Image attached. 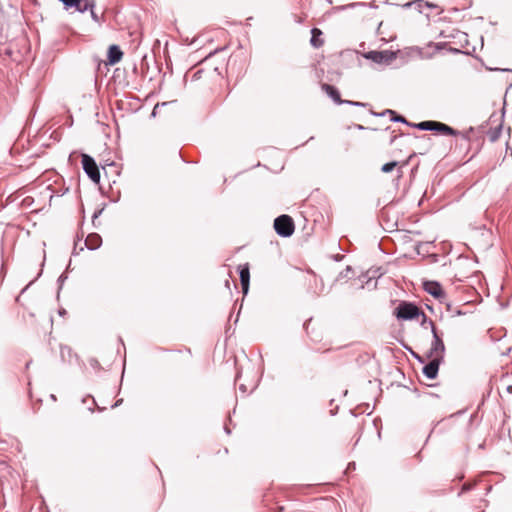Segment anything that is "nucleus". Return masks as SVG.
Listing matches in <instances>:
<instances>
[{
    "mask_svg": "<svg viewBox=\"0 0 512 512\" xmlns=\"http://www.w3.org/2000/svg\"><path fill=\"white\" fill-rule=\"evenodd\" d=\"M395 315L398 319L413 320L417 319L420 315L425 314L415 305L408 302H401L395 309Z\"/></svg>",
    "mask_w": 512,
    "mask_h": 512,
    "instance_id": "nucleus-1",
    "label": "nucleus"
},
{
    "mask_svg": "<svg viewBox=\"0 0 512 512\" xmlns=\"http://www.w3.org/2000/svg\"><path fill=\"white\" fill-rule=\"evenodd\" d=\"M472 36H474L475 40L479 39L481 42H482V40H483V39H482V36H481V35H479V34H477V33L472 34Z\"/></svg>",
    "mask_w": 512,
    "mask_h": 512,
    "instance_id": "nucleus-17",
    "label": "nucleus"
},
{
    "mask_svg": "<svg viewBox=\"0 0 512 512\" xmlns=\"http://www.w3.org/2000/svg\"><path fill=\"white\" fill-rule=\"evenodd\" d=\"M101 243L102 239L96 233L89 234L85 240V244L90 250L97 249L101 245Z\"/></svg>",
    "mask_w": 512,
    "mask_h": 512,
    "instance_id": "nucleus-13",
    "label": "nucleus"
},
{
    "mask_svg": "<svg viewBox=\"0 0 512 512\" xmlns=\"http://www.w3.org/2000/svg\"><path fill=\"white\" fill-rule=\"evenodd\" d=\"M405 6L414 7L416 9H418L419 11H421L423 7H428V8H436L437 7L436 4H433L430 2H425L423 0H414L412 2L407 3Z\"/></svg>",
    "mask_w": 512,
    "mask_h": 512,
    "instance_id": "nucleus-14",
    "label": "nucleus"
},
{
    "mask_svg": "<svg viewBox=\"0 0 512 512\" xmlns=\"http://www.w3.org/2000/svg\"><path fill=\"white\" fill-rule=\"evenodd\" d=\"M415 127L420 130L436 131L443 135H458L459 132L454 130L452 127L437 121H423L415 124Z\"/></svg>",
    "mask_w": 512,
    "mask_h": 512,
    "instance_id": "nucleus-3",
    "label": "nucleus"
},
{
    "mask_svg": "<svg viewBox=\"0 0 512 512\" xmlns=\"http://www.w3.org/2000/svg\"><path fill=\"white\" fill-rule=\"evenodd\" d=\"M322 90L327 93L336 103H342L339 91L332 85L323 83L321 85Z\"/></svg>",
    "mask_w": 512,
    "mask_h": 512,
    "instance_id": "nucleus-12",
    "label": "nucleus"
},
{
    "mask_svg": "<svg viewBox=\"0 0 512 512\" xmlns=\"http://www.w3.org/2000/svg\"><path fill=\"white\" fill-rule=\"evenodd\" d=\"M319 35H320V34H313V36H312V38H311V43H312V45H313V46H315V47H319V46H321V45H322V41H321V40H319V38H318V36H319Z\"/></svg>",
    "mask_w": 512,
    "mask_h": 512,
    "instance_id": "nucleus-16",
    "label": "nucleus"
},
{
    "mask_svg": "<svg viewBox=\"0 0 512 512\" xmlns=\"http://www.w3.org/2000/svg\"><path fill=\"white\" fill-rule=\"evenodd\" d=\"M239 273H240V282H241V286H242V292L244 295H246L248 292V289H249V282H250L249 264L246 263L244 265H240Z\"/></svg>",
    "mask_w": 512,
    "mask_h": 512,
    "instance_id": "nucleus-7",
    "label": "nucleus"
},
{
    "mask_svg": "<svg viewBox=\"0 0 512 512\" xmlns=\"http://www.w3.org/2000/svg\"><path fill=\"white\" fill-rule=\"evenodd\" d=\"M81 163L88 177L95 183L100 181V172L95 160L88 154L81 155Z\"/></svg>",
    "mask_w": 512,
    "mask_h": 512,
    "instance_id": "nucleus-4",
    "label": "nucleus"
},
{
    "mask_svg": "<svg viewBox=\"0 0 512 512\" xmlns=\"http://www.w3.org/2000/svg\"><path fill=\"white\" fill-rule=\"evenodd\" d=\"M274 229L282 237H289L294 233L295 225L289 215H281L274 220Z\"/></svg>",
    "mask_w": 512,
    "mask_h": 512,
    "instance_id": "nucleus-2",
    "label": "nucleus"
},
{
    "mask_svg": "<svg viewBox=\"0 0 512 512\" xmlns=\"http://www.w3.org/2000/svg\"><path fill=\"white\" fill-rule=\"evenodd\" d=\"M398 165V162L396 161H392V162H389V163H386L382 166L381 168V171L384 172V173H389L391 172L395 167H397Z\"/></svg>",
    "mask_w": 512,
    "mask_h": 512,
    "instance_id": "nucleus-15",
    "label": "nucleus"
},
{
    "mask_svg": "<svg viewBox=\"0 0 512 512\" xmlns=\"http://www.w3.org/2000/svg\"><path fill=\"white\" fill-rule=\"evenodd\" d=\"M201 72H202L201 70H199V71L195 72L194 77H196V78H198V79H199V78H200V74H201Z\"/></svg>",
    "mask_w": 512,
    "mask_h": 512,
    "instance_id": "nucleus-19",
    "label": "nucleus"
},
{
    "mask_svg": "<svg viewBox=\"0 0 512 512\" xmlns=\"http://www.w3.org/2000/svg\"><path fill=\"white\" fill-rule=\"evenodd\" d=\"M440 359L435 357L423 368V373L430 379H434L437 376L439 369Z\"/></svg>",
    "mask_w": 512,
    "mask_h": 512,
    "instance_id": "nucleus-9",
    "label": "nucleus"
},
{
    "mask_svg": "<svg viewBox=\"0 0 512 512\" xmlns=\"http://www.w3.org/2000/svg\"><path fill=\"white\" fill-rule=\"evenodd\" d=\"M425 290L436 298H441L444 296L443 289L441 285L434 281H428L424 283Z\"/></svg>",
    "mask_w": 512,
    "mask_h": 512,
    "instance_id": "nucleus-10",
    "label": "nucleus"
},
{
    "mask_svg": "<svg viewBox=\"0 0 512 512\" xmlns=\"http://www.w3.org/2000/svg\"><path fill=\"white\" fill-rule=\"evenodd\" d=\"M123 58V52L117 45H110L107 53V64L115 65L119 63Z\"/></svg>",
    "mask_w": 512,
    "mask_h": 512,
    "instance_id": "nucleus-8",
    "label": "nucleus"
},
{
    "mask_svg": "<svg viewBox=\"0 0 512 512\" xmlns=\"http://www.w3.org/2000/svg\"><path fill=\"white\" fill-rule=\"evenodd\" d=\"M64 8L73 12H84L89 7L88 0H60Z\"/></svg>",
    "mask_w": 512,
    "mask_h": 512,
    "instance_id": "nucleus-5",
    "label": "nucleus"
},
{
    "mask_svg": "<svg viewBox=\"0 0 512 512\" xmlns=\"http://www.w3.org/2000/svg\"><path fill=\"white\" fill-rule=\"evenodd\" d=\"M395 121H401V122H405V119L402 117V116H396L393 118Z\"/></svg>",
    "mask_w": 512,
    "mask_h": 512,
    "instance_id": "nucleus-18",
    "label": "nucleus"
},
{
    "mask_svg": "<svg viewBox=\"0 0 512 512\" xmlns=\"http://www.w3.org/2000/svg\"><path fill=\"white\" fill-rule=\"evenodd\" d=\"M433 335H434V344H433V351L435 353V357L441 358L442 353L444 352V343L441 340V338L437 335L436 329L433 326L432 327Z\"/></svg>",
    "mask_w": 512,
    "mask_h": 512,
    "instance_id": "nucleus-11",
    "label": "nucleus"
},
{
    "mask_svg": "<svg viewBox=\"0 0 512 512\" xmlns=\"http://www.w3.org/2000/svg\"><path fill=\"white\" fill-rule=\"evenodd\" d=\"M304 329L308 337L313 341H320L322 339V332L317 323L312 318L304 323Z\"/></svg>",
    "mask_w": 512,
    "mask_h": 512,
    "instance_id": "nucleus-6",
    "label": "nucleus"
},
{
    "mask_svg": "<svg viewBox=\"0 0 512 512\" xmlns=\"http://www.w3.org/2000/svg\"><path fill=\"white\" fill-rule=\"evenodd\" d=\"M310 32L316 33V32H321V31L318 28H313Z\"/></svg>",
    "mask_w": 512,
    "mask_h": 512,
    "instance_id": "nucleus-20",
    "label": "nucleus"
}]
</instances>
